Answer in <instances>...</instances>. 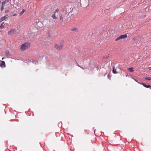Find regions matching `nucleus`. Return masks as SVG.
Here are the masks:
<instances>
[{
	"label": "nucleus",
	"mask_w": 151,
	"mask_h": 151,
	"mask_svg": "<svg viewBox=\"0 0 151 151\" xmlns=\"http://www.w3.org/2000/svg\"><path fill=\"white\" fill-rule=\"evenodd\" d=\"M137 38L136 37H134L132 39V40L134 41H135L137 40Z\"/></svg>",
	"instance_id": "nucleus-21"
},
{
	"label": "nucleus",
	"mask_w": 151,
	"mask_h": 151,
	"mask_svg": "<svg viewBox=\"0 0 151 151\" xmlns=\"http://www.w3.org/2000/svg\"><path fill=\"white\" fill-rule=\"evenodd\" d=\"M33 63L35 64H36V62H33Z\"/></svg>",
	"instance_id": "nucleus-29"
},
{
	"label": "nucleus",
	"mask_w": 151,
	"mask_h": 151,
	"mask_svg": "<svg viewBox=\"0 0 151 151\" xmlns=\"http://www.w3.org/2000/svg\"><path fill=\"white\" fill-rule=\"evenodd\" d=\"M113 73L114 74H115L117 73L116 71V69H114V68L113 69Z\"/></svg>",
	"instance_id": "nucleus-18"
},
{
	"label": "nucleus",
	"mask_w": 151,
	"mask_h": 151,
	"mask_svg": "<svg viewBox=\"0 0 151 151\" xmlns=\"http://www.w3.org/2000/svg\"><path fill=\"white\" fill-rule=\"evenodd\" d=\"M134 79V80L137 82V83H139V84H141V81H140V80H136L135 79Z\"/></svg>",
	"instance_id": "nucleus-17"
},
{
	"label": "nucleus",
	"mask_w": 151,
	"mask_h": 151,
	"mask_svg": "<svg viewBox=\"0 0 151 151\" xmlns=\"http://www.w3.org/2000/svg\"><path fill=\"white\" fill-rule=\"evenodd\" d=\"M30 46V43L29 42H26L23 44L20 47V49L22 51L28 48Z\"/></svg>",
	"instance_id": "nucleus-1"
},
{
	"label": "nucleus",
	"mask_w": 151,
	"mask_h": 151,
	"mask_svg": "<svg viewBox=\"0 0 151 151\" xmlns=\"http://www.w3.org/2000/svg\"><path fill=\"white\" fill-rule=\"evenodd\" d=\"M40 23L39 19H36L35 22L34 24L35 25L38 26V24L39 23Z\"/></svg>",
	"instance_id": "nucleus-12"
},
{
	"label": "nucleus",
	"mask_w": 151,
	"mask_h": 151,
	"mask_svg": "<svg viewBox=\"0 0 151 151\" xmlns=\"http://www.w3.org/2000/svg\"><path fill=\"white\" fill-rule=\"evenodd\" d=\"M65 15L66 14H62L60 17V20L63 21V19L65 18Z\"/></svg>",
	"instance_id": "nucleus-8"
},
{
	"label": "nucleus",
	"mask_w": 151,
	"mask_h": 151,
	"mask_svg": "<svg viewBox=\"0 0 151 151\" xmlns=\"http://www.w3.org/2000/svg\"><path fill=\"white\" fill-rule=\"evenodd\" d=\"M4 5H2V6H1V11H2L4 9Z\"/></svg>",
	"instance_id": "nucleus-24"
},
{
	"label": "nucleus",
	"mask_w": 151,
	"mask_h": 151,
	"mask_svg": "<svg viewBox=\"0 0 151 151\" xmlns=\"http://www.w3.org/2000/svg\"><path fill=\"white\" fill-rule=\"evenodd\" d=\"M4 22H3L1 24L0 27V28L1 29H3V28H4Z\"/></svg>",
	"instance_id": "nucleus-16"
},
{
	"label": "nucleus",
	"mask_w": 151,
	"mask_h": 151,
	"mask_svg": "<svg viewBox=\"0 0 151 151\" xmlns=\"http://www.w3.org/2000/svg\"><path fill=\"white\" fill-rule=\"evenodd\" d=\"M145 79L147 80L150 81L151 80V77L145 78Z\"/></svg>",
	"instance_id": "nucleus-19"
},
{
	"label": "nucleus",
	"mask_w": 151,
	"mask_h": 151,
	"mask_svg": "<svg viewBox=\"0 0 151 151\" xmlns=\"http://www.w3.org/2000/svg\"><path fill=\"white\" fill-rule=\"evenodd\" d=\"M0 62H1L0 65V67L1 68L5 67H6V65L5 62L1 60H0Z\"/></svg>",
	"instance_id": "nucleus-7"
},
{
	"label": "nucleus",
	"mask_w": 151,
	"mask_h": 151,
	"mask_svg": "<svg viewBox=\"0 0 151 151\" xmlns=\"http://www.w3.org/2000/svg\"><path fill=\"white\" fill-rule=\"evenodd\" d=\"M17 14L15 13V14H14L13 15H12V16L13 17V16H17Z\"/></svg>",
	"instance_id": "nucleus-22"
},
{
	"label": "nucleus",
	"mask_w": 151,
	"mask_h": 151,
	"mask_svg": "<svg viewBox=\"0 0 151 151\" xmlns=\"http://www.w3.org/2000/svg\"><path fill=\"white\" fill-rule=\"evenodd\" d=\"M5 55L7 57H9L10 56V54L8 50H6L5 52Z\"/></svg>",
	"instance_id": "nucleus-10"
},
{
	"label": "nucleus",
	"mask_w": 151,
	"mask_h": 151,
	"mask_svg": "<svg viewBox=\"0 0 151 151\" xmlns=\"http://www.w3.org/2000/svg\"><path fill=\"white\" fill-rule=\"evenodd\" d=\"M25 10L24 9H23L22 11L20 12L19 13V16H22Z\"/></svg>",
	"instance_id": "nucleus-14"
},
{
	"label": "nucleus",
	"mask_w": 151,
	"mask_h": 151,
	"mask_svg": "<svg viewBox=\"0 0 151 151\" xmlns=\"http://www.w3.org/2000/svg\"><path fill=\"white\" fill-rule=\"evenodd\" d=\"M77 2H80L81 0H75Z\"/></svg>",
	"instance_id": "nucleus-25"
},
{
	"label": "nucleus",
	"mask_w": 151,
	"mask_h": 151,
	"mask_svg": "<svg viewBox=\"0 0 151 151\" xmlns=\"http://www.w3.org/2000/svg\"><path fill=\"white\" fill-rule=\"evenodd\" d=\"M99 0H90L89 1V2L91 1L92 3L94 4L95 3H98Z\"/></svg>",
	"instance_id": "nucleus-13"
},
{
	"label": "nucleus",
	"mask_w": 151,
	"mask_h": 151,
	"mask_svg": "<svg viewBox=\"0 0 151 151\" xmlns=\"http://www.w3.org/2000/svg\"><path fill=\"white\" fill-rule=\"evenodd\" d=\"M108 78H109V74H108Z\"/></svg>",
	"instance_id": "nucleus-28"
},
{
	"label": "nucleus",
	"mask_w": 151,
	"mask_h": 151,
	"mask_svg": "<svg viewBox=\"0 0 151 151\" xmlns=\"http://www.w3.org/2000/svg\"><path fill=\"white\" fill-rule=\"evenodd\" d=\"M128 70L130 72H133L134 71L133 68L132 67L128 68Z\"/></svg>",
	"instance_id": "nucleus-15"
},
{
	"label": "nucleus",
	"mask_w": 151,
	"mask_h": 151,
	"mask_svg": "<svg viewBox=\"0 0 151 151\" xmlns=\"http://www.w3.org/2000/svg\"><path fill=\"white\" fill-rule=\"evenodd\" d=\"M4 58V57H3V58H2V60H3Z\"/></svg>",
	"instance_id": "nucleus-30"
},
{
	"label": "nucleus",
	"mask_w": 151,
	"mask_h": 151,
	"mask_svg": "<svg viewBox=\"0 0 151 151\" xmlns=\"http://www.w3.org/2000/svg\"><path fill=\"white\" fill-rule=\"evenodd\" d=\"M9 0H5L2 3V5H4L7 2H9Z\"/></svg>",
	"instance_id": "nucleus-11"
},
{
	"label": "nucleus",
	"mask_w": 151,
	"mask_h": 151,
	"mask_svg": "<svg viewBox=\"0 0 151 151\" xmlns=\"http://www.w3.org/2000/svg\"><path fill=\"white\" fill-rule=\"evenodd\" d=\"M141 84L146 88H150L151 87V86L150 85H147L145 83H142Z\"/></svg>",
	"instance_id": "nucleus-9"
},
{
	"label": "nucleus",
	"mask_w": 151,
	"mask_h": 151,
	"mask_svg": "<svg viewBox=\"0 0 151 151\" xmlns=\"http://www.w3.org/2000/svg\"><path fill=\"white\" fill-rule=\"evenodd\" d=\"M16 31V30L15 29H13L8 32V34L9 35H12Z\"/></svg>",
	"instance_id": "nucleus-6"
},
{
	"label": "nucleus",
	"mask_w": 151,
	"mask_h": 151,
	"mask_svg": "<svg viewBox=\"0 0 151 151\" xmlns=\"http://www.w3.org/2000/svg\"><path fill=\"white\" fill-rule=\"evenodd\" d=\"M127 34L122 35L117 37L115 40L116 41L122 39H125L127 38Z\"/></svg>",
	"instance_id": "nucleus-4"
},
{
	"label": "nucleus",
	"mask_w": 151,
	"mask_h": 151,
	"mask_svg": "<svg viewBox=\"0 0 151 151\" xmlns=\"http://www.w3.org/2000/svg\"><path fill=\"white\" fill-rule=\"evenodd\" d=\"M148 69L150 70H151V67H149L148 68Z\"/></svg>",
	"instance_id": "nucleus-26"
},
{
	"label": "nucleus",
	"mask_w": 151,
	"mask_h": 151,
	"mask_svg": "<svg viewBox=\"0 0 151 151\" xmlns=\"http://www.w3.org/2000/svg\"><path fill=\"white\" fill-rule=\"evenodd\" d=\"M9 17V16L6 14L5 16L1 17L0 18V23L1 22L7 19Z\"/></svg>",
	"instance_id": "nucleus-5"
},
{
	"label": "nucleus",
	"mask_w": 151,
	"mask_h": 151,
	"mask_svg": "<svg viewBox=\"0 0 151 151\" xmlns=\"http://www.w3.org/2000/svg\"><path fill=\"white\" fill-rule=\"evenodd\" d=\"M60 12V9L57 8L53 12V14H52L51 17L54 19L56 20L57 19V16L58 15Z\"/></svg>",
	"instance_id": "nucleus-2"
},
{
	"label": "nucleus",
	"mask_w": 151,
	"mask_h": 151,
	"mask_svg": "<svg viewBox=\"0 0 151 151\" xmlns=\"http://www.w3.org/2000/svg\"><path fill=\"white\" fill-rule=\"evenodd\" d=\"M9 11V10H6V11H5V12H6V13H7V12H8Z\"/></svg>",
	"instance_id": "nucleus-27"
},
{
	"label": "nucleus",
	"mask_w": 151,
	"mask_h": 151,
	"mask_svg": "<svg viewBox=\"0 0 151 151\" xmlns=\"http://www.w3.org/2000/svg\"><path fill=\"white\" fill-rule=\"evenodd\" d=\"M77 30V29L76 28H73L72 29V30L73 31H76Z\"/></svg>",
	"instance_id": "nucleus-20"
},
{
	"label": "nucleus",
	"mask_w": 151,
	"mask_h": 151,
	"mask_svg": "<svg viewBox=\"0 0 151 151\" xmlns=\"http://www.w3.org/2000/svg\"><path fill=\"white\" fill-rule=\"evenodd\" d=\"M61 11H62V12H63L65 11V10L64 9H61Z\"/></svg>",
	"instance_id": "nucleus-23"
},
{
	"label": "nucleus",
	"mask_w": 151,
	"mask_h": 151,
	"mask_svg": "<svg viewBox=\"0 0 151 151\" xmlns=\"http://www.w3.org/2000/svg\"><path fill=\"white\" fill-rule=\"evenodd\" d=\"M64 42L62 41L59 45L57 44H55V48L58 50H61L63 48V46Z\"/></svg>",
	"instance_id": "nucleus-3"
}]
</instances>
